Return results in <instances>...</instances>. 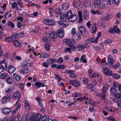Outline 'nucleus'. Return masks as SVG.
Listing matches in <instances>:
<instances>
[{"mask_svg":"<svg viewBox=\"0 0 121 121\" xmlns=\"http://www.w3.org/2000/svg\"><path fill=\"white\" fill-rule=\"evenodd\" d=\"M45 49L48 51L50 49V44L49 43H47L45 45Z\"/></svg>","mask_w":121,"mask_h":121,"instance_id":"nucleus-43","label":"nucleus"},{"mask_svg":"<svg viewBox=\"0 0 121 121\" xmlns=\"http://www.w3.org/2000/svg\"><path fill=\"white\" fill-rule=\"evenodd\" d=\"M117 92V90L113 87H112L110 89V93L112 95H113Z\"/></svg>","mask_w":121,"mask_h":121,"instance_id":"nucleus-27","label":"nucleus"},{"mask_svg":"<svg viewBox=\"0 0 121 121\" xmlns=\"http://www.w3.org/2000/svg\"><path fill=\"white\" fill-rule=\"evenodd\" d=\"M89 15L88 11L86 10H85L83 12V16L84 19L86 20L89 19Z\"/></svg>","mask_w":121,"mask_h":121,"instance_id":"nucleus-12","label":"nucleus"},{"mask_svg":"<svg viewBox=\"0 0 121 121\" xmlns=\"http://www.w3.org/2000/svg\"><path fill=\"white\" fill-rule=\"evenodd\" d=\"M12 79L10 77H9L6 79L7 82L9 84H11L12 83Z\"/></svg>","mask_w":121,"mask_h":121,"instance_id":"nucleus-41","label":"nucleus"},{"mask_svg":"<svg viewBox=\"0 0 121 121\" xmlns=\"http://www.w3.org/2000/svg\"><path fill=\"white\" fill-rule=\"evenodd\" d=\"M103 72L105 75H111L112 74L111 70L108 68H103Z\"/></svg>","mask_w":121,"mask_h":121,"instance_id":"nucleus-7","label":"nucleus"},{"mask_svg":"<svg viewBox=\"0 0 121 121\" xmlns=\"http://www.w3.org/2000/svg\"><path fill=\"white\" fill-rule=\"evenodd\" d=\"M112 75L113 78L115 79H119L121 78L120 76L117 74L114 73L113 74H112Z\"/></svg>","mask_w":121,"mask_h":121,"instance_id":"nucleus-35","label":"nucleus"},{"mask_svg":"<svg viewBox=\"0 0 121 121\" xmlns=\"http://www.w3.org/2000/svg\"><path fill=\"white\" fill-rule=\"evenodd\" d=\"M57 23L58 24L62 26L64 28L68 26L69 24V22L67 21H58L57 22Z\"/></svg>","mask_w":121,"mask_h":121,"instance_id":"nucleus-8","label":"nucleus"},{"mask_svg":"<svg viewBox=\"0 0 121 121\" xmlns=\"http://www.w3.org/2000/svg\"><path fill=\"white\" fill-rule=\"evenodd\" d=\"M69 83L71 85L76 87H79L81 85L80 82L76 80H71L70 81Z\"/></svg>","mask_w":121,"mask_h":121,"instance_id":"nucleus-3","label":"nucleus"},{"mask_svg":"<svg viewBox=\"0 0 121 121\" xmlns=\"http://www.w3.org/2000/svg\"><path fill=\"white\" fill-rule=\"evenodd\" d=\"M10 95H6L3 96L2 99V102L3 104H4L6 103L7 100H9L10 99Z\"/></svg>","mask_w":121,"mask_h":121,"instance_id":"nucleus-18","label":"nucleus"},{"mask_svg":"<svg viewBox=\"0 0 121 121\" xmlns=\"http://www.w3.org/2000/svg\"><path fill=\"white\" fill-rule=\"evenodd\" d=\"M73 39L78 41L80 40L81 39V36L80 33L78 32L76 33L75 34L72 36Z\"/></svg>","mask_w":121,"mask_h":121,"instance_id":"nucleus-11","label":"nucleus"},{"mask_svg":"<svg viewBox=\"0 0 121 121\" xmlns=\"http://www.w3.org/2000/svg\"><path fill=\"white\" fill-rule=\"evenodd\" d=\"M24 103L25 108L27 110L30 109L31 107L28 102L26 100H25L24 101Z\"/></svg>","mask_w":121,"mask_h":121,"instance_id":"nucleus-29","label":"nucleus"},{"mask_svg":"<svg viewBox=\"0 0 121 121\" xmlns=\"http://www.w3.org/2000/svg\"><path fill=\"white\" fill-rule=\"evenodd\" d=\"M43 22L44 24L48 25H54L55 23V21L52 19H45Z\"/></svg>","mask_w":121,"mask_h":121,"instance_id":"nucleus-6","label":"nucleus"},{"mask_svg":"<svg viewBox=\"0 0 121 121\" xmlns=\"http://www.w3.org/2000/svg\"><path fill=\"white\" fill-rule=\"evenodd\" d=\"M16 69L12 65H10L9 66L8 70L9 72L10 73H12L16 70Z\"/></svg>","mask_w":121,"mask_h":121,"instance_id":"nucleus-19","label":"nucleus"},{"mask_svg":"<svg viewBox=\"0 0 121 121\" xmlns=\"http://www.w3.org/2000/svg\"><path fill=\"white\" fill-rule=\"evenodd\" d=\"M120 65L119 63H117L113 66V68L116 69L117 68L119 67Z\"/></svg>","mask_w":121,"mask_h":121,"instance_id":"nucleus-55","label":"nucleus"},{"mask_svg":"<svg viewBox=\"0 0 121 121\" xmlns=\"http://www.w3.org/2000/svg\"><path fill=\"white\" fill-rule=\"evenodd\" d=\"M94 4L95 5H98L100 4V2L99 0H94Z\"/></svg>","mask_w":121,"mask_h":121,"instance_id":"nucleus-54","label":"nucleus"},{"mask_svg":"<svg viewBox=\"0 0 121 121\" xmlns=\"http://www.w3.org/2000/svg\"><path fill=\"white\" fill-rule=\"evenodd\" d=\"M71 48H66L65 49L64 52H69L70 53V51H71Z\"/></svg>","mask_w":121,"mask_h":121,"instance_id":"nucleus-63","label":"nucleus"},{"mask_svg":"<svg viewBox=\"0 0 121 121\" xmlns=\"http://www.w3.org/2000/svg\"><path fill=\"white\" fill-rule=\"evenodd\" d=\"M96 30V24H94L92 25L91 31L92 33H93L95 32Z\"/></svg>","mask_w":121,"mask_h":121,"instance_id":"nucleus-32","label":"nucleus"},{"mask_svg":"<svg viewBox=\"0 0 121 121\" xmlns=\"http://www.w3.org/2000/svg\"><path fill=\"white\" fill-rule=\"evenodd\" d=\"M57 35L58 37L60 38H62L64 36V33L59 34V33H57Z\"/></svg>","mask_w":121,"mask_h":121,"instance_id":"nucleus-61","label":"nucleus"},{"mask_svg":"<svg viewBox=\"0 0 121 121\" xmlns=\"http://www.w3.org/2000/svg\"><path fill=\"white\" fill-rule=\"evenodd\" d=\"M54 61L53 59H48L46 61L47 64H52Z\"/></svg>","mask_w":121,"mask_h":121,"instance_id":"nucleus-49","label":"nucleus"},{"mask_svg":"<svg viewBox=\"0 0 121 121\" xmlns=\"http://www.w3.org/2000/svg\"><path fill=\"white\" fill-rule=\"evenodd\" d=\"M2 67L4 69H6L7 67V62L5 60L3 61L1 63Z\"/></svg>","mask_w":121,"mask_h":121,"instance_id":"nucleus-30","label":"nucleus"},{"mask_svg":"<svg viewBox=\"0 0 121 121\" xmlns=\"http://www.w3.org/2000/svg\"><path fill=\"white\" fill-rule=\"evenodd\" d=\"M14 88L13 86H12L9 88H7L5 89V91L7 93H9L11 92L14 89Z\"/></svg>","mask_w":121,"mask_h":121,"instance_id":"nucleus-22","label":"nucleus"},{"mask_svg":"<svg viewBox=\"0 0 121 121\" xmlns=\"http://www.w3.org/2000/svg\"><path fill=\"white\" fill-rule=\"evenodd\" d=\"M107 119L111 121H117L115 119H114L111 116L108 117H107Z\"/></svg>","mask_w":121,"mask_h":121,"instance_id":"nucleus-57","label":"nucleus"},{"mask_svg":"<svg viewBox=\"0 0 121 121\" xmlns=\"http://www.w3.org/2000/svg\"><path fill=\"white\" fill-rule=\"evenodd\" d=\"M77 19V17L74 15H72L71 17L68 19V20L70 22H73L75 21Z\"/></svg>","mask_w":121,"mask_h":121,"instance_id":"nucleus-20","label":"nucleus"},{"mask_svg":"<svg viewBox=\"0 0 121 121\" xmlns=\"http://www.w3.org/2000/svg\"><path fill=\"white\" fill-rule=\"evenodd\" d=\"M66 16V15L65 13H63L60 14V20H63L64 19Z\"/></svg>","mask_w":121,"mask_h":121,"instance_id":"nucleus-45","label":"nucleus"},{"mask_svg":"<svg viewBox=\"0 0 121 121\" xmlns=\"http://www.w3.org/2000/svg\"><path fill=\"white\" fill-rule=\"evenodd\" d=\"M108 0L110 4H112L113 3H114L116 4H118L119 0Z\"/></svg>","mask_w":121,"mask_h":121,"instance_id":"nucleus-37","label":"nucleus"},{"mask_svg":"<svg viewBox=\"0 0 121 121\" xmlns=\"http://www.w3.org/2000/svg\"><path fill=\"white\" fill-rule=\"evenodd\" d=\"M47 120L46 116L45 115H44L42 117L41 119H40V121H46Z\"/></svg>","mask_w":121,"mask_h":121,"instance_id":"nucleus-58","label":"nucleus"},{"mask_svg":"<svg viewBox=\"0 0 121 121\" xmlns=\"http://www.w3.org/2000/svg\"><path fill=\"white\" fill-rule=\"evenodd\" d=\"M11 7L13 9L15 8L17 10H18L19 9L18 6L17 5V3L16 2H14L12 4Z\"/></svg>","mask_w":121,"mask_h":121,"instance_id":"nucleus-31","label":"nucleus"},{"mask_svg":"<svg viewBox=\"0 0 121 121\" xmlns=\"http://www.w3.org/2000/svg\"><path fill=\"white\" fill-rule=\"evenodd\" d=\"M108 31L111 34H113L115 32L118 33L120 32V31L117 26H114L113 28H110Z\"/></svg>","mask_w":121,"mask_h":121,"instance_id":"nucleus-5","label":"nucleus"},{"mask_svg":"<svg viewBox=\"0 0 121 121\" xmlns=\"http://www.w3.org/2000/svg\"><path fill=\"white\" fill-rule=\"evenodd\" d=\"M72 12L70 10L67 13L65 16V18L66 19H67L68 20V19L70 18L72 14Z\"/></svg>","mask_w":121,"mask_h":121,"instance_id":"nucleus-34","label":"nucleus"},{"mask_svg":"<svg viewBox=\"0 0 121 121\" xmlns=\"http://www.w3.org/2000/svg\"><path fill=\"white\" fill-rule=\"evenodd\" d=\"M78 48H77L78 49H83L84 47L86 48H89L90 47L89 45H88L87 47H86L85 45H79L78 46Z\"/></svg>","mask_w":121,"mask_h":121,"instance_id":"nucleus-38","label":"nucleus"},{"mask_svg":"<svg viewBox=\"0 0 121 121\" xmlns=\"http://www.w3.org/2000/svg\"><path fill=\"white\" fill-rule=\"evenodd\" d=\"M84 4L85 8H89L91 4V1L89 0L84 1Z\"/></svg>","mask_w":121,"mask_h":121,"instance_id":"nucleus-13","label":"nucleus"},{"mask_svg":"<svg viewBox=\"0 0 121 121\" xmlns=\"http://www.w3.org/2000/svg\"><path fill=\"white\" fill-rule=\"evenodd\" d=\"M13 43L15 46L17 47H19L20 46V43L18 41H16Z\"/></svg>","mask_w":121,"mask_h":121,"instance_id":"nucleus-46","label":"nucleus"},{"mask_svg":"<svg viewBox=\"0 0 121 121\" xmlns=\"http://www.w3.org/2000/svg\"><path fill=\"white\" fill-rule=\"evenodd\" d=\"M69 6L68 3H64L62 6V9L64 10H66L68 9Z\"/></svg>","mask_w":121,"mask_h":121,"instance_id":"nucleus-33","label":"nucleus"},{"mask_svg":"<svg viewBox=\"0 0 121 121\" xmlns=\"http://www.w3.org/2000/svg\"><path fill=\"white\" fill-rule=\"evenodd\" d=\"M112 41L110 39H108L104 41V42L105 43H110L112 42Z\"/></svg>","mask_w":121,"mask_h":121,"instance_id":"nucleus-64","label":"nucleus"},{"mask_svg":"<svg viewBox=\"0 0 121 121\" xmlns=\"http://www.w3.org/2000/svg\"><path fill=\"white\" fill-rule=\"evenodd\" d=\"M20 92L17 91L16 92H15L13 94V98L14 99H17L19 98L20 96Z\"/></svg>","mask_w":121,"mask_h":121,"instance_id":"nucleus-14","label":"nucleus"},{"mask_svg":"<svg viewBox=\"0 0 121 121\" xmlns=\"http://www.w3.org/2000/svg\"><path fill=\"white\" fill-rule=\"evenodd\" d=\"M11 109L7 108H3L2 110V112L4 114H7L9 113L11 111Z\"/></svg>","mask_w":121,"mask_h":121,"instance_id":"nucleus-24","label":"nucleus"},{"mask_svg":"<svg viewBox=\"0 0 121 121\" xmlns=\"http://www.w3.org/2000/svg\"><path fill=\"white\" fill-rule=\"evenodd\" d=\"M61 12V9L59 8L56 9L55 11V12L56 14H59Z\"/></svg>","mask_w":121,"mask_h":121,"instance_id":"nucleus-52","label":"nucleus"},{"mask_svg":"<svg viewBox=\"0 0 121 121\" xmlns=\"http://www.w3.org/2000/svg\"><path fill=\"white\" fill-rule=\"evenodd\" d=\"M83 82L85 84H87L88 82V80L87 78H84L83 79Z\"/></svg>","mask_w":121,"mask_h":121,"instance_id":"nucleus-50","label":"nucleus"},{"mask_svg":"<svg viewBox=\"0 0 121 121\" xmlns=\"http://www.w3.org/2000/svg\"><path fill=\"white\" fill-rule=\"evenodd\" d=\"M108 60L109 63H110L111 65H113L114 60L112 57V56L111 55H108Z\"/></svg>","mask_w":121,"mask_h":121,"instance_id":"nucleus-25","label":"nucleus"},{"mask_svg":"<svg viewBox=\"0 0 121 121\" xmlns=\"http://www.w3.org/2000/svg\"><path fill=\"white\" fill-rule=\"evenodd\" d=\"M19 71L21 74H26L29 72V69L28 68H23L22 69H20Z\"/></svg>","mask_w":121,"mask_h":121,"instance_id":"nucleus-15","label":"nucleus"},{"mask_svg":"<svg viewBox=\"0 0 121 121\" xmlns=\"http://www.w3.org/2000/svg\"><path fill=\"white\" fill-rule=\"evenodd\" d=\"M64 73L69 74V76L71 78H75L77 76L75 74V71L74 70H66L65 71Z\"/></svg>","mask_w":121,"mask_h":121,"instance_id":"nucleus-2","label":"nucleus"},{"mask_svg":"<svg viewBox=\"0 0 121 121\" xmlns=\"http://www.w3.org/2000/svg\"><path fill=\"white\" fill-rule=\"evenodd\" d=\"M78 30L82 35H84L86 31V30L84 27L80 26L78 28Z\"/></svg>","mask_w":121,"mask_h":121,"instance_id":"nucleus-10","label":"nucleus"},{"mask_svg":"<svg viewBox=\"0 0 121 121\" xmlns=\"http://www.w3.org/2000/svg\"><path fill=\"white\" fill-rule=\"evenodd\" d=\"M8 76L7 73H0V78L2 79H5Z\"/></svg>","mask_w":121,"mask_h":121,"instance_id":"nucleus-26","label":"nucleus"},{"mask_svg":"<svg viewBox=\"0 0 121 121\" xmlns=\"http://www.w3.org/2000/svg\"><path fill=\"white\" fill-rule=\"evenodd\" d=\"M76 33V29L74 28H73L71 30V33L72 36L75 34Z\"/></svg>","mask_w":121,"mask_h":121,"instance_id":"nucleus-62","label":"nucleus"},{"mask_svg":"<svg viewBox=\"0 0 121 121\" xmlns=\"http://www.w3.org/2000/svg\"><path fill=\"white\" fill-rule=\"evenodd\" d=\"M81 3L79 1L75 2L74 4V7L77 9H79L81 8L82 7V5H81Z\"/></svg>","mask_w":121,"mask_h":121,"instance_id":"nucleus-17","label":"nucleus"},{"mask_svg":"<svg viewBox=\"0 0 121 121\" xmlns=\"http://www.w3.org/2000/svg\"><path fill=\"white\" fill-rule=\"evenodd\" d=\"M90 39L91 41H92V43L96 42L98 40H96V38H95V37H93L92 38H90Z\"/></svg>","mask_w":121,"mask_h":121,"instance_id":"nucleus-59","label":"nucleus"},{"mask_svg":"<svg viewBox=\"0 0 121 121\" xmlns=\"http://www.w3.org/2000/svg\"><path fill=\"white\" fill-rule=\"evenodd\" d=\"M24 34V32H21L17 34L16 35H17V36H18L17 35H19V37H23Z\"/></svg>","mask_w":121,"mask_h":121,"instance_id":"nucleus-60","label":"nucleus"},{"mask_svg":"<svg viewBox=\"0 0 121 121\" xmlns=\"http://www.w3.org/2000/svg\"><path fill=\"white\" fill-rule=\"evenodd\" d=\"M91 13L93 15H95L96 14H98L99 15H102L103 14V12L102 11H99L97 10L95 11L94 10H92L91 11Z\"/></svg>","mask_w":121,"mask_h":121,"instance_id":"nucleus-23","label":"nucleus"},{"mask_svg":"<svg viewBox=\"0 0 121 121\" xmlns=\"http://www.w3.org/2000/svg\"><path fill=\"white\" fill-rule=\"evenodd\" d=\"M41 117V114H36L34 116H31L30 118V121H40Z\"/></svg>","mask_w":121,"mask_h":121,"instance_id":"nucleus-4","label":"nucleus"},{"mask_svg":"<svg viewBox=\"0 0 121 121\" xmlns=\"http://www.w3.org/2000/svg\"><path fill=\"white\" fill-rule=\"evenodd\" d=\"M98 76H99L98 73H94L92 75H91L90 77L91 78H95Z\"/></svg>","mask_w":121,"mask_h":121,"instance_id":"nucleus-56","label":"nucleus"},{"mask_svg":"<svg viewBox=\"0 0 121 121\" xmlns=\"http://www.w3.org/2000/svg\"><path fill=\"white\" fill-rule=\"evenodd\" d=\"M30 65L29 63H27L26 62H24L21 64V66L22 67H29Z\"/></svg>","mask_w":121,"mask_h":121,"instance_id":"nucleus-36","label":"nucleus"},{"mask_svg":"<svg viewBox=\"0 0 121 121\" xmlns=\"http://www.w3.org/2000/svg\"><path fill=\"white\" fill-rule=\"evenodd\" d=\"M64 33L63 29L62 28H61L60 29H58L57 30V31L56 32V34L57 33H58L59 34Z\"/></svg>","mask_w":121,"mask_h":121,"instance_id":"nucleus-51","label":"nucleus"},{"mask_svg":"<svg viewBox=\"0 0 121 121\" xmlns=\"http://www.w3.org/2000/svg\"><path fill=\"white\" fill-rule=\"evenodd\" d=\"M7 25L9 27L12 28H14L15 27L14 24L12 22H9L7 23Z\"/></svg>","mask_w":121,"mask_h":121,"instance_id":"nucleus-42","label":"nucleus"},{"mask_svg":"<svg viewBox=\"0 0 121 121\" xmlns=\"http://www.w3.org/2000/svg\"><path fill=\"white\" fill-rule=\"evenodd\" d=\"M91 41L90 40V38L89 39H88L86 40L85 41V45L86 47H87L88 46L87 45V44H89L90 43H91Z\"/></svg>","mask_w":121,"mask_h":121,"instance_id":"nucleus-44","label":"nucleus"},{"mask_svg":"<svg viewBox=\"0 0 121 121\" xmlns=\"http://www.w3.org/2000/svg\"><path fill=\"white\" fill-rule=\"evenodd\" d=\"M112 18V16L111 15H107L106 16L102 17L101 19L103 20H109Z\"/></svg>","mask_w":121,"mask_h":121,"instance_id":"nucleus-28","label":"nucleus"},{"mask_svg":"<svg viewBox=\"0 0 121 121\" xmlns=\"http://www.w3.org/2000/svg\"><path fill=\"white\" fill-rule=\"evenodd\" d=\"M64 43H65L69 46V47L72 50H74L76 49V48L73 45L74 43H75V41L74 40L73 42L71 41L70 39H65L63 40Z\"/></svg>","mask_w":121,"mask_h":121,"instance_id":"nucleus-1","label":"nucleus"},{"mask_svg":"<svg viewBox=\"0 0 121 121\" xmlns=\"http://www.w3.org/2000/svg\"><path fill=\"white\" fill-rule=\"evenodd\" d=\"M105 91L103 90V91L101 93L99 94L96 95V96H99L101 98L103 99H104L105 97Z\"/></svg>","mask_w":121,"mask_h":121,"instance_id":"nucleus-21","label":"nucleus"},{"mask_svg":"<svg viewBox=\"0 0 121 121\" xmlns=\"http://www.w3.org/2000/svg\"><path fill=\"white\" fill-rule=\"evenodd\" d=\"M56 35V34L55 32H50L49 33V35L50 38L54 41H56V40L57 38Z\"/></svg>","mask_w":121,"mask_h":121,"instance_id":"nucleus-9","label":"nucleus"},{"mask_svg":"<svg viewBox=\"0 0 121 121\" xmlns=\"http://www.w3.org/2000/svg\"><path fill=\"white\" fill-rule=\"evenodd\" d=\"M41 82H36L35 83V85L38 87H36L37 89L39 88L40 87Z\"/></svg>","mask_w":121,"mask_h":121,"instance_id":"nucleus-48","label":"nucleus"},{"mask_svg":"<svg viewBox=\"0 0 121 121\" xmlns=\"http://www.w3.org/2000/svg\"><path fill=\"white\" fill-rule=\"evenodd\" d=\"M17 39V37L15 36H11L5 38V39L8 42H11Z\"/></svg>","mask_w":121,"mask_h":121,"instance_id":"nucleus-16","label":"nucleus"},{"mask_svg":"<svg viewBox=\"0 0 121 121\" xmlns=\"http://www.w3.org/2000/svg\"><path fill=\"white\" fill-rule=\"evenodd\" d=\"M81 95V94L79 93H75L73 94L72 96L73 97H79Z\"/></svg>","mask_w":121,"mask_h":121,"instance_id":"nucleus-47","label":"nucleus"},{"mask_svg":"<svg viewBox=\"0 0 121 121\" xmlns=\"http://www.w3.org/2000/svg\"><path fill=\"white\" fill-rule=\"evenodd\" d=\"M65 66L62 65H60L57 66V68L58 69H65Z\"/></svg>","mask_w":121,"mask_h":121,"instance_id":"nucleus-53","label":"nucleus"},{"mask_svg":"<svg viewBox=\"0 0 121 121\" xmlns=\"http://www.w3.org/2000/svg\"><path fill=\"white\" fill-rule=\"evenodd\" d=\"M85 56V55H83L81 57L80 61L83 63H86L87 62V60L84 58Z\"/></svg>","mask_w":121,"mask_h":121,"instance_id":"nucleus-40","label":"nucleus"},{"mask_svg":"<svg viewBox=\"0 0 121 121\" xmlns=\"http://www.w3.org/2000/svg\"><path fill=\"white\" fill-rule=\"evenodd\" d=\"M89 100L85 96H84L83 97H80L77 98V100H79L80 101L84 100L85 101H88Z\"/></svg>","mask_w":121,"mask_h":121,"instance_id":"nucleus-39","label":"nucleus"}]
</instances>
